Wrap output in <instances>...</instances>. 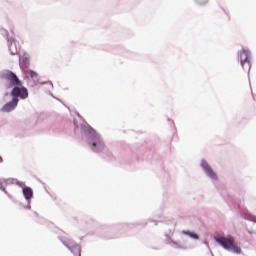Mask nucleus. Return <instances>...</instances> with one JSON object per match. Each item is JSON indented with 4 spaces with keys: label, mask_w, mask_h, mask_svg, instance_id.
I'll list each match as a JSON object with an SVG mask.
<instances>
[{
    "label": "nucleus",
    "mask_w": 256,
    "mask_h": 256,
    "mask_svg": "<svg viewBox=\"0 0 256 256\" xmlns=\"http://www.w3.org/2000/svg\"><path fill=\"white\" fill-rule=\"evenodd\" d=\"M216 243H219L223 249L226 251H231L232 253H236L237 255L241 254V247L235 242V237L227 236V237H218L215 238Z\"/></svg>",
    "instance_id": "obj_1"
},
{
    "label": "nucleus",
    "mask_w": 256,
    "mask_h": 256,
    "mask_svg": "<svg viewBox=\"0 0 256 256\" xmlns=\"http://www.w3.org/2000/svg\"><path fill=\"white\" fill-rule=\"evenodd\" d=\"M2 79L5 81H8L10 87H15V86H21V80L17 77L15 73L12 71L7 70L6 72L2 73Z\"/></svg>",
    "instance_id": "obj_2"
},
{
    "label": "nucleus",
    "mask_w": 256,
    "mask_h": 256,
    "mask_svg": "<svg viewBox=\"0 0 256 256\" xmlns=\"http://www.w3.org/2000/svg\"><path fill=\"white\" fill-rule=\"evenodd\" d=\"M11 95L14 99H18V97L20 99H27V97H29V91L27 88L23 87L22 84L20 86H15L11 91Z\"/></svg>",
    "instance_id": "obj_3"
},
{
    "label": "nucleus",
    "mask_w": 256,
    "mask_h": 256,
    "mask_svg": "<svg viewBox=\"0 0 256 256\" xmlns=\"http://www.w3.org/2000/svg\"><path fill=\"white\" fill-rule=\"evenodd\" d=\"M250 52L247 49H242L240 52V63L243 69L248 71L251 69V60L249 59Z\"/></svg>",
    "instance_id": "obj_4"
},
{
    "label": "nucleus",
    "mask_w": 256,
    "mask_h": 256,
    "mask_svg": "<svg viewBox=\"0 0 256 256\" xmlns=\"http://www.w3.org/2000/svg\"><path fill=\"white\" fill-rule=\"evenodd\" d=\"M18 104H19V98H13L12 101L6 103L2 107L1 111H3V113H10V111H13Z\"/></svg>",
    "instance_id": "obj_5"
},
{
    "label": "nucleus",
    "mask_w": 256,
    "mask_h": 256,
    "mask_svg": "<svg viewBox=\"0 0 256 256\" xmlns=\"http://www.w3.org/2000/svg\"><path fill=\"white\" fill-rule=\"evenodd\" d=\"M201 167L204 169L205 173L210 177V179L217 180V174L213 171L211 166H209V163L207 161L203 160L201 162Z\"/></svg>",
    "instance_id": "obj_6"
},
{
    "label": "nucleus",
    "mask_w": 256,
    "mask_h": 256,
    "mask_svg": "<svg viewBox=\"0 0 256 256\" xmlns=\"http://www.w3.org/2000/svg\"><path fill=\"white\" fill-rule=\"evenodd\" d=\"M26 77L34 81L35 84L39 83V74L33 70H27Z\"/></svg>",
    "instance_id": "obj_7"
},
{
    "label": "nucleus",
    "mask_w": 256,
    "mask_h": 256,
    "mask_svg": "<svg viewBox=\"0 0 256 256\" xmlns=\"http://www.w3.org/2000/svg\"><path fill=\"white\" fill-rule=\"evenodd\" d=\"M92 147H96L92 148L95 153H100V151L105 149V144L103 143V141L98 140L97 142L92 143Z\"/></svg>",
    "instance_id": "obj_8"
},
{
    "label": "nucleus",
    "mask_w": 256,
    "mask_h": 256,
    "mask_svg": "<svg viewBox=\"0 0 256 256\" xmlns=\"http://www.w3.org/2000/svg\"><path fill=\"white\" fill-rule=\"evenodd\" d=\"M23 195H24L25 199H27V201H29V199H32V197H33V190L30 187H25L23 189Z\"/></svg>",
    "instance_id": "obj_9"
},
{
    "label": "nucleus",
    "mask_w": 256,
    "mask_h": 256,
    "mask_svg": "<svg viewBox=\"0 0 256 256\" xmlns=\"http://www.w3.org/2000/svg\"><path fill=\"white\" fill-rule=\"evenodd\" d=\"M19 49L20 48H17V42L13 41L10 43V53L11 55H17L19 53Z\"/></svg>",
    "instance_id": "obj_10"
},
{
    "label": "nucleus",
    "mask_w": 256,
    "mask_h": 256,
    "mask_svg": "<svg viewBox=\"0 0 256 256\" xmlns=\"http://www.w3.org/2000/svg\"><path fill=\"white\" fill-rule=\"evenodd\" d=\"M182 233L183 235H188V237H191V239H195V240L199 239V235H197L195 232H191L189 230H183Z\"/></svg>",
    "instance_id": "obj_11"
},
{
    "label": "nucleus",
    "mask_w": 256,
    "mask_h": 256,
    "mask_svg": "<svg viewBox=\"0 0 256 256\" xmlns=\"http://www.w3.org/2000/svg\"><path fill=\"white\" fill-rule=\"evenodd\" d=\"M9 183H13V179H8V180H1L0 179V189L2 191H5V185H9Z\"/></svg>",
    "instance_id": "obj_12"
},
{
    "label": "nucleus",
    "mask_w": 256,
    "mask_h": 256,
    "mask_svg": "<svg viewBox=\"0 0 256 256\" xmlns=\"http://www.w3.org/2000/svg\"><path fill=\"white\" fill-rule=\"evenodd\" d=\"M198 5H207L209 0H195Z\"/></svg>",
    "instance_id": "obj_13"
},
{
    "label": "nucleus",
    "mask_w": 256,
    "mask_h": 256,
    "mask_svg": "<svg viewBox=\"0 0 256 256\" xmlns=\"http://www.w3.org/2000/svg\"><path fill=\"white\" fill-rule=\"evenodd\" d=\"M0 161H3V158L0 157Z\"/></svg>",
    "instance_id": "obj_14"
}]
</instances>
